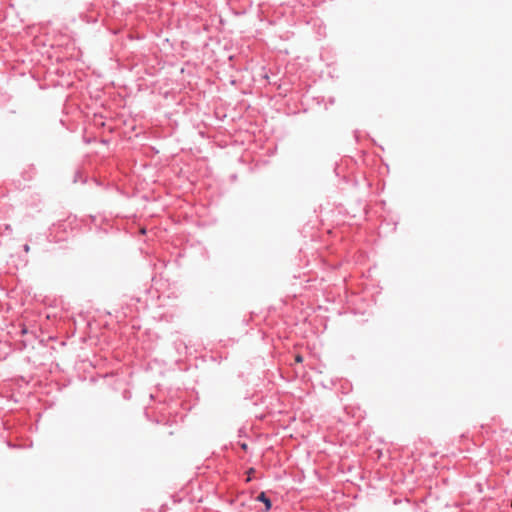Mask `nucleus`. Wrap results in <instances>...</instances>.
<instances>
[{
    "label": "nucleus",
    "mask_w": 512,
    "mask_h": 512,
    "mask_svg": "<svg viewBox=\"0 0 512 512\" xmlns=\"http://www.w3.org/2000/svg\"><path fill=\"white\" fill-rule=\"evenodd\" d=\"M257 500L258 501H261L265 504V507H266V511L269 510L271 508V501L266 497L265 493L264 492H261L258 497H257Z\"/></svg>",
    "instance_id": "1"
},
{
    "label": "nucleus",
    "mask_w": 512,
    "mask_h": 512,
    "mask_svg": "<svg viewBox=\"0 0 512 512\" xmlns=\"http://www.w3.org/2000/svg\"><path fill=\"white\" fill-rule=\"evenodd\" d=\"M150 410H151L150 407H148V406L145 407L144 414H145L146 418L148 420H150V421L158 423L159 422L158 419L154 415H151V411Z\"/></svg>",
    "instance_id": "2"
},
{
    "label": "nucleus",
    "mask_w": 512,
    "mask_h": 512,
    "mask_svg": "<svg viewBox=\"0 0 512 512\" xmlns=\"http://www.w3.org/2000/svg\"><path fill=\"white\" fill-rule=\"evenodd\" d=\"M302 361H303V357L300 354L295 356V362L296 363H301Z\"/></svg>",
    "instance_id": "3"
},
{
    "label": "nucleus",
    "mask_w": 512,
    "mask_h": 512,
    "mask_svg": "<svg viewBox=\"0 0 512 512\" xmlns=\"http://www.w3.org/2000/svg\"><path fill=\"white\" fill-rule=\"evenodd\" d=\"M255 472V470L253 468H251L249 471H248V474L251 475ZM251 480V476H248L247 478V481H250Z\"/></svg>",
    "instance_id": "4"
},
{
    "label": "nucleus",
    "mask_w": 512,
    "mask_h": 512,
    "mask_svg": "<svg viewBox=\"0 0 512 512\" xmlns=\"http://www.w3.org/2000/svg\"><path fill=\"white\" fill-rule=\"evenodd\" d=\"M241 448H242L244 451H247L248 446H247V444H246V443H242V444H241Z\"/></svg>",
    "instance_id": "5"
},
{
    "label": "nucleus",
    "mask_w": 512,
    "mask_h": 512,
    "mask_svg": "<svg viewBox=\"0 0 512 512\" xmlns=\"http://www.w3.org/2000/svg\"><path fill=\"white\" fill-rule=\"evenodd\" d=\"M140 232H141L142 234H145V233H146V227H145V226H141V230H140Z\"/></svg>",
    "instance_id": "6"
},
{
    "label": "nucleus",
    "mask_w": 512,
    "mask_h": 512,
    "mask_svg": "<svg viewBox=\"0 0 512 512\" xmlns=\"http://www.w3.org/2000/svg\"><path fill=\"white\" fill-rule=\"evenodd\" d=\"M29 249H30L29 245H28V244H25V245H24V250H25L26 252H28V251H29Z\"/></svg>",
    "instance_id": "7"
},
{
    "label": "nucleus",
    "mask_w": 512,
    "mask_h": 512,
    "mask_svg": "<svg viewBox=\"0 0 512 512\" xmlns=\"http://www.w3.org/2000/svg\"><path fill=\"white\" fill-rule=\"evenodd\" d=\"M149 397H150V400L154 401V399H155V397H156V396H155L154 394H152V393H151Z\"/></svg>",
    "instance_id": "8"
}]
</instances>
